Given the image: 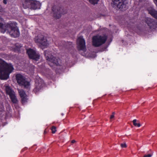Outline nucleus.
Wrapping results in <instances>:
<instances>
[{"mask_svg":"<svg viewBox=\"0 0 157 157\" xmlns=\"http://www.w3.org/2000/svg\"><path fill=\"white\" fill-rule=\"evenodd\" d=\"M132 122L133 125L135 126L140 127L141 126L140 123L139 122V121H137L136 119H134L132 121Z\"/></svg>","mask_w":157,"mask_h":157,"instance_id":"412c9836","label":"nucleus"},{"mask_svg":"<svg viewBox=\"0 0 157 157\" xmlns=\"http://www.w3.org/2000/svg\"><path fill=\"white\" fill-rule=\"evenodd\" d=\"M5 90L6 94H8L9 96L15 93L14 91L8 86H5Z\"/></svg>","mask_w":157,"mask_h":157,"instance_id":"dca6fc26","label":"nucleus"},{"mask_svg":"<svg viewBox=\"0 0 157 157\" xmlns=\"http://www.w3.org/2000/svg\"><path fill=\"white\" fill-rule=\"evenodd\" d=\"M44 86L43 80L39 78L36 79L35 81V87L33 90L35 93L38 92Z\"/></svg>","mask_w":157,"mask_h":157,"instance_id":"1a4fd4ad","label":"nucleus"},{"mask_svg":"<svg viewBox=\"0 0 157 157\" xmlns=\"http://www.w3.org/2000/svg\"><path fill=\"white\" fill-rule=\"evenodd\" d=\"M78 37L77 39V48L78 49Z\"/></svg>","mask_w":157,"mask_h":157,"instance_id":"c85d7f7f","label":"nucleus"},{"mask_svg":"<svg viewBox=\"0 0 157 157\" xmlns=\"http://www.w3.org/2000/svg\"><path fill=\"white\" fill-rule=\"evenodd\" d=\"M10 97L13 104L16 105H17L18 104L19 101L16 96L15 93L10 96Z\"/></svg>","mask_w":157,"mask_h":157,"instance_id":"4468645a","label":"nucleus"},{"mask_svg":"<svg viewBox=\"0 0 157 157\" xmlns=\"http://www.w3.org/2000/svg\"><path fill=\"white\" fill-rule=\"evenodd\" d=\"M14 70L13 65L4 61H0V79L6 80L9 78L10 74Z\"/></svg>","mask_w":157,"mask_h":157,"instance_id":"f03ea898","label":"nucleus"},{"mask_svg":"<svg viewBox=\"0 0 157 157\" xmlns=\"http://www.w3.org/2000/svg\"><path fill=\"white\" fill-rule=\"evenodd\" d=\"M114 117V115H111L110 116V120L112 119Z\"/></svg>","mask_w":157,"mask_h":157,"instance_id":"c756f323","label":"nucleus"},{"mask_svg":"<svg viewBox=\"0 0 157 157\" xmlns=\"http://www.w3.org/2000/svg\"><path fill=\"white\" fill-rule=\"evenodd\" d=\"M31 0H26L23 4V8L24 9L27 8L31 9Z\"/></svg>","mask_w":157,"mask_h":157,"instance_id":"f3484780","label":"nucleus"},{"mask_svg":"<svg viewBox=\"0 0 157 157\" xmlns=\"http://www.w3.org/2000/svg\"><path fill=\"white\" fill-rule=\"evenodd\" d=\"M19 93L21 97H22L26 95L25 92L22 90H19Z\"/></svg>","mask_w":157,"mask_h":157,"instance_id":"4be33fe9","label":"nucleus"},{"mask_svg":"<svg viewBox=\"0 0 157 157\" xmlns=\"http://www.w3.org/2000/svg\"><path fill=\"white\" fill-rule=\"evenodd\" d=\"M3 19L0 17V32L4 33H9L12 36L14 37H18L20 35L19 29L17 26L16 22H11L4 24Z\"/></svg>","mask_w":157,"mask_h":157,"instance_id":"f257e3e1","label":"nucleus"},{"mask_svg":"<svg viewBox=\"0 0 157 157\" xmlns=\"http://www.w3.org/2000/svg\"><path fill=\"white\" fill-rule=\"evenodd\" d=\"M112 5L113 7L117 8L121 10H125L126 6L124 2L125 0H112Z\"/></svg>","mask_w":157,"mask_h":157,"instance_id":"423d86ee","label":"nucleus"},{"mask_svg":"<svg viewBox=\"0 0 157 157\" xmlns=\"http://www.w3.org/2000/svg\"><path fill=\"white\" fill-rule=\"evenodd\" d=\"M79 53L80 52L82 51L84 53L86 50L85 45V42L84 39L81 36H79Z\"/></svg>","mask_w":157,"mask_h":157,"instance_id":"9b49d317","label":"nucleus"},{"mask_svg":"<svg viewBox=\"0 0 157 157\" xmlns=\"http://www.w3.org/2000/svg\"><path fill=\"white\" fill-rule=\"evenodd\" d=\"M52 15L56 19L59 18L62 15L67 13V11L63 7L60 6H54L52 8Z\"/></svg>","mask_w":157,"mask_h":157,"instance_id":"20e7f679","label":"nucleus"},{"mask_svg":"<svg viewBox=\"0 0 157 157\" xmlns=\"http://www.w3.org/2000/svg\"><path fill=\"white\" fill-rule=\"evenodd\" d=\"M154 1L157 7V0H154ZM148 10L149 13L153 17L157 19V11L151 7L149 8Z\"/></svg>","mask_w":157,"mask_h":157,"instance_id":"f8f14e48","label":"nucleus"},{"mask_svg":"<svg viewBox=\"0 0 157 157\" xmlns=\"http://www.w3.org/2000/svg\"><path fill=\"white\" fill-rule=\"evenodd\" d=\"M76 142L75 140H73L71 141V143H74Z\"/></svg>","mask_w":157,"mask_h":157,"instance_id":"2f4dec72","label":"nucleus"},{"mask_svg":"<svg viewBox=\"0 0 157 157\" xmlns=\"http://www.w3.org/2000/svg\"><path fill=\"white\" fill-rule=\"evenodd\" d=\"M35 42L40 46H46L48 43L46 39L44 36L41 34H39L34 38Z\"/></svg>","mask_w":157,"mask_h":157,"instance_id":"0eeeda50","label":"nucleus"},{"mask_svg":"<svg viewBox=\"0 0 157 157\" xmlns=\"http://www.w3.org/2000/svg\"><path fill=\"white\" fill-rule=\"evenodd\" d=\"M99 0H89V2L93 5L97 4Z\"/></svg>","mask_w":157,"mask_h":157,"instance_id":"5701e85b","label":"nucleus"},{"mask_svg":"<svg viewBox=\"0 0 157 157\" xmlns=\"http://www.w3.org/2000/svg\"><path fill=\"white\" fill-rule=\"evenodd\" d=\"M26 52L29 58L34 61H37L40 59V55L33 49H28Z\"/></svg>","mask_w":157,"mask_h":157,"instance_id":"6e6552de","label":"nucleus"},{"mask_svg":"<svg viewBox=\"0 0 157 157\" xmlns=\"http://www.w3.org/2000/svg\"><path fill=\"white\" fill-rule=\"evenodd\" d=\"M107 39V37L105 35H97L93 36L92 38L93 45L98 47L105 43Z\"/></svg>","mask_w":157,"mask_h":157,"instance_id":"7ed1b4c3","label":"nucleus"},{"mask_svg":"<svg viewBox=\"0 0 157 157\" xmlns=\"http://www.w3.org/2000/svg\"><path fill=\"white\" fill-rule=\"evenodd\" d=\"M21 98V101L22 103H25V102L27 101V98L26 97V96H23Z\"/></svg>","mask_w":157,"mask_h":157,"instance_id":"b1692460","label":"nucleus"},{"mask_svg":"<svg viewBox=\"0 0 157 157\" xmlns=\"http://www.w3.org/2000/svg\"><path fill=\"white\" fill-rule=\"evenodd\" d=\"M98 17V16L94 13H91L89 16L90 19V20H94Z\"/></svg>","mask_w":157,"mask_h":157,"instance_id":"aec40b11","label":"nucleus"},{"mask_svg":"<svg viewBox=\"0 0 157 157\" xmlns=\"http://www.w3.org/2000/svg\"><path fill=\"white\" fill-rule=\"evenodd\" d=\"M15 77L17 82L19 85L25 88L29 89L30 87V83L26 80L25 78L20 74L16 75Z\"/></svg>","mask_w":157,"mask_h":157,"instance_id":"39448f33","label":"nucleus"},{"mask_svg":"<svg viewBox=\"0 0 157 157\" xmlns=\"http://www.w3.org/2000/svg\"><path fill=\"white\" fill-rule=\"evenodd\" d=\"M31 9L36 10L40 8L41 4L39 2L31 0Z\"/></svg>","mask_w":157,"mask_h":157,"instance_id":"ddd939ff","label":"nucleus"},{"mask_svg":"<svg viewBox=\"0 0 157 157\" xmlns=\"http://www.w3.org/2000/svg\"><path fill=\"white\" fill-rule=\"evenodd\" d=\"M122 147H127L126 144L125 143H122L121 145Z\"/></svg>","mask_w":157,"mask_h":157,"instance_id":"bb28decb","label":"nucleus"},{"mask_svg":"<svg viewBox=\"0 0 157 157\" xmlns=\"http://www.w3.org/2000/svg\"><path fill=\"white\" fill-rule=\"evenodd\" d=\"M152 155L151 154H148L145 155L143 157H151Z\"/></svg>","mask_w":157,"mask_h":157,"instance_id":"cd10ccee","label":"nucleus"},{"mask_svg":"<svg viewBox=\"0 0 157 157\" xmlns=\"http://www.w3.org/2000/svg\"><path fill=\"white\" fill-rule=\"evenodd\" d=\"M61 115H62V116H63V113H62V114H61Z\"/></svg>","mask_w":157,"mask_h":157,"instance_id":"72a5a7b5","label":"nucleus"},{"mask_svg":"<svg viewBox=\"0 0 157 157\" xmlns=\"http://www.w3.org/2000/svg\"><path fill=\"white\" fill-rule=\"evenodd\" d=\"M146 22L151 29L154 28V24L155 22L150 18H148L146 19Z\"/></svg>","mask_w":157,"mask_h":157,"instance_id":"2eb2a0df","label":"nucleus"},{"mask_svg":"<svg viewBox=\"0 0 157 157\" xmlns=\"http://www.w3.org/2000/svg\"><path fill=\"white\" fill-rule=\"evenodd\" d=\"M48 64L51 66H52L53 65L56 66L60 65L61 63L60 60L57 57H56L53 56H51L50 59L47 61Z\"/></svg>","mask_w":157,"mask_h":157,"instance_id":"9d476101","label":"nucleus"},{"mask_svg":"<svg viewBox=\"0 0 157 157\" xmlns=\"http://www.w3.org/2000/svg\"><path fill=\"white\" fill-rule=\"evenodd\" d=\"M115 112H113L112 115H114L115 114Z\"/></svg>","mask_w":157,"mask_h":157,"instance_id":"473e14b6","label":"nucleus"},{"mask_svg":"<svg viewBox=\"0 0 157 157\" xmlns=\"http://www.w3.org/2000/svg\"><path fill=\"white\" fill-rule=\"evenodd\" d=\"M82 56H84V54H82Z\"/></svg>","mask_w":157,"mask_h":157,"instance_id":"f704fd0d","label":"nucleus"},{"mask_svg":"<svg viewBox=\"0 0 157 157\" xmlns=\"http://www.w3.org/2000/svg\"><path fill=\"white\" fill-rule=\"evenodd\" d=\"M46 133V132L44 131V133Z\"/></svg>","mask_w":157,"mask_h":157,"instance_id":"c9c22d12","label":"nucleus"},{"mask_svg":"<svg viewBox=\"0 0 157 157\" xmlns=\"http://www.w3.org/2000/svg\"><path fill=\"white\" fill-rule=\"evenodd\" d=\"M22 47L21 45L19 43H16L15 45V47L14 48V49L15 51H19L20 50V48Z\"/></svg>","mask_w":157,"mask_h":157,"instance_id":"6ab92c4d","label":"nucleus"},{"mask_svg":"<svg viewBox=\"0 0 157 157\" xmlns=\"http://www.w3.org/2000/svg\"><path fill=\"white\" fill-rule=\"evenodd\" d=\"M56 127L55 126H52V127L51 130H52V133H55L56 131Z\"/></svg>","mask_w":157,"mask_h":157,"instance_id":"a878e982","label":"nucleus"},{"mask_svg":"<svg viewBox=\"0 0 157 157\" xmlns=\"http://www.w3.org/2000/svg\"><path fill=\"white\" fill-rule=\"evenodd\" d=\"M48 72H47V74L48 75H49L50 78H52L53 76V73L50 70H48Z\"/></svg>","mask_w":157,"mask_h":157,"instance_id":"393cba45","label":"nucleus"},{"mask_svg":"<svg viewBox=\"0 0 157 157\" xmlns=\"http://www.w3.org/2000/svg\"><path fill=\"white\" fill-rule=\"evenodd\" d=\"M7 0H3V3L5 4H7Z\"/></svg>","mask_w":157,"mask_h":157,"instance_id":"7c9ffc66","label":"nucleus"},{"mask_svg":"<svg viewBox=\"0 0 157 157\" xmlns=\"http://www.w3.org/2000/svg\"><path fill=\"white\" fill-rule=\"evenodd\" d=\"M51 54V52L49 50H47L44 52V54L47 61L50 59L51 56H53Z\"/></svg>","mask_w":157,"mask_h":157,"instance_id":"a211bd4d","label":"nucleus"}]
</instances>
